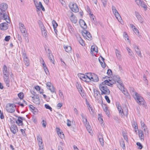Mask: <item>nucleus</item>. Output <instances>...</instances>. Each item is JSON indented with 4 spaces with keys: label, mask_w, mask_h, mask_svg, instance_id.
Wrapping results in <instances>:
<instances>
[{
    "label": "nucleus",
    "mask_w": 150,
    "mask_h": 150,
    "mask_svg": "<svg viewBox=\"0 0 150 150\" xmlns=\"http://www.w3.org/2000/svg\"><path fill=\"white\" fill-rule=\"evenodd\" d=\"M8 8V5L6 4L2 3L0 5V17L2 19L5 20L7 23L10 22L9 17L6 13V11Z\"/></svg>",
    "instance_id": "f257e3e1"
},
{
    "label": "nucleus",
    "mask_w": 150,
    "mask_h": 150,
    "mask_svg": "<svg viewBox=\"0 0 150 150\" xmlns=\"http://www.w3.org/2000/svg\"><path fill=\"white\" fill-rule=\"evenodd\" d=\"M2 74L4 81L6 85L8 87L10 86V80L9 79V72L6 66L3 65L2 68Z\"/></svg>",
    "instance_id": "f03ea898"
},
{
    "label": "nucleus",
    "mask_w": 150,
    "mask_h": 150,
    "mask_svg": "<svg viewBox=\"0 0 150 150\" xmlns=\"http://www.w3.org/2000/svg\"><path fill=\"white\" fill-rule=\"evenodd\" d=\"M78 76L81 80L86 83L91 82V73H88L85 74L79 73Z\"/></svg>",
    "instance_id": "7ed1b4c3"
},
{
    "label": "nucleus",
    "mask_w": 150,
    "mask_h": 150,
    "mask_svg": "<svg viewBox=\"0 0 150 150\" xmlns=\"http://www.w3.org/2000/svg\"><path fill=\"white\" fill-rule=\"evenodd\" d=\"M19 28L21 32L25 39H26V41L27 42H29L28 35L27 33L25 26L23 24L21 23H20L19 24Z\"/></svg>",
    "instance_id": "20e7f679"
},
{
    "label": "nucleus",
    "mask_w": 150,
    "mask_h": 150,
    "mask_svg": "<svg viewBox=\"0 0 150 150\" xmlns=\"http://www.w3.org/2000/svg\"><path fill=\"white\" fill-rule=\"evenodd\" d=\"M99 88L101 92V94H109L110 91L106 85L101 83L99 86Z\"/></svg>",
    "instance_id": "39448f33"
},
{
    "label": "nucleus",
    "mask_w": 150,
    "mask_h": 150,
    "mask_svg": "<svg viewBox=\"0 0 150 150\" xmlns=\"http://www.w3.org/2000/svg\"><path fill=\"white\" fill-rule=\"evenodd\" d=\"M134 94L136 97V98L134 97V98L137 103L139 105H144L145 102L143 98L137 93L134 92Z\"/></svg>",
    "instance_id": "423d86ee"
},
{
    "label": "nucleus",
    "mask_w": 150,
    "mask_h": 150,
    "mask_svg": "<svg viewBox=\"0 0 150 150\" xmlns=\"http://www.w3.org/2000/svg\"><path fill=\"white\" fill-rule=\"evenodd\" d=\"M16 106L14 104L8 103L6 106V109L9 113H12L14 112Z\"/></svg>",
    "instance_id": "0eeeda50"
},
{
    "label": "nucleus",
    "mask_w": 150,
    "mask_h": 150,
    "mask_svg": "<svg viewBox=\"0 0 150 150\" xmlns=\"http://www.w3.org/2000/svg\"><path fill=\"white\" fill-rule=\"evenodd\" d=\"M112 12L117 19L121 24H122L123 22L122 18L117 11L116 10L115 8L113 6L112 7Z\"/></svg>",
    "instance_id": "6e6552de"
},
{
    "label": "nucleus",
    "mask_w": 150,
    "mask_h": 150,
    "mask_svg": "<svg viewBox=\"0 0 150 150\" xmlns=\"http://www.w3.org/2000/svg\"><path fill=\"white\" fill-rule=\"evenodd\" d=\"M38 144L40 150H44V144L42 137L40 135H38L36 137Z\"/></svg>",
    "instance_id": "1a4fd4ad"
},
{
    "label": "nucleus",
    "mask_w": 150,
    "mask_h": 150,
    "mask_svg": "<svg viewBox=\"0 0 150 150\" xmlns=\"http://www.w3.org/2000/svg\"><path fill=\"white\" fill-rule=\"evenodd\" d=\"M81 33L84 38L88 40H90L92 39V35L89 32L84 30L82 31Z\"/></svg>",
    "instance_id": "9d476101"
},
{
    "label": "nucleus",
    "mask_w": 150,
    "mask_h": 150,
    "mask_svg": "<svg viewBox=\"0 0 150 150\" xmlns=\"http://www.w3.org/2000/svg\"><path fill=\"white\" fill-rule=\"evenodd\" d=\"M116 83L115 81L113 79H109L108 80H105L102 83L105 85H107L109 86H112V85Z\"/></svg>",
    "instance_id": "9b49d317"
},
{
    "label": "nucleus",
    "mask_w": 150,
    "mask_h": 150,
    "mask_svg": "<svg viewBox=\"0 0 150 150\" xmlns=\"http://www.w3.org/2000/svg\"><path fill=\"white\" fill-rule=\"evenodd\" d=\"M46 85L47 88L52 93H56L55 88L50 82H47Z\"/></svg>",
    "instance_id": "f8f14e48"
},
{
    "label": "nucleus",
    "mask_w": 150,
    "mask_h": 150,
    "mask_svg": "<svg viewBox=\"0 0 150 150\" xmlns=\"http://www.w3.org/2000/svg\"><path fill=\"white\" fill-rule=\"evenodd\" d=\"M140 124L141 127L143 129L145 134L148 135L149 134V130L144 122L142 120H141L140 122Z\"/></svg>",
    "instance_id": "ddd939ff"
},
{
    "label": "nucleus",
    "mask_w": 150,
    "mask_h": 150,
    "mask_svg": "<svg viewBox=\"0 0 150 150\" xmlns=\"http://www.w3.org/2000/svg\"><path fill=\"white\" fill-rule=\"evenodd\" d=\"M69 7L71 10L74 12H78L79 10L77 5L76 4L71 3L69 5Z\"/></svg>",
    "instance_id": "4468645a"
},
{
    "label": "nucleus",
    "mask_w": 150,
    "mask_h": 150,
    "mask_svg": "<svg viewBox=\"0 0 150 150\" xmlns=\"http://www.w3.org/2000/svg\"><path fill=\"white\" fill-rule=\"evenodd\" d=\"M25 120L24 118L20 116L18 117L16 121V123L18 126H22L23 125V121Z\"/></svg>",
    "instance_id": "2eb2a0df"
},
{
    "label": "nucleus",
    "mask_w": 150,
    "mask_h": 150,
    "mask_svg": "<svg viewBox=\"0 0 150 150\" xmlns=\"http://www.w3.org/2000/svg\"><path fill=\"white\" fill-rule=\"evenodd\" d=\"M69 18L72 23H76L77 21V19L76 16L72 12L71 13V14L69 16Z\"/></svg>",
    "instance_id": "dca6fc26"
},
{
    "label": "nucleus",
    "mask_w": 150,
    "mask_h": 150,
    "mask_svg": "<svg viewBox=\"0 0 150 150\" xmlns=\"http://www.w3.org/2000/svg\"><path fill=\"white\" fill-rule=\"evenodd\" d=\"M33 93V96H32L33 101L35 104L39 103L40 102L39 97L35 92Z\"/></svg>",
    "instance_id": "f3484780"
},
{
    "label": "nucleus",
    "mask_w": 150,
    "mask_h": 150,
    "mask_svg": "<svg viewBox=\"0 0 150 150\" xmlns=\"http://www.w3.org/2000/svg\"><path fill=\"white\" fill-rule=\"evenodd\" d=\"M91 82L93 81L97 82L99 81V79L97 75L94 73H91Z\"/></svg>",
    "instance_id": "a211bd4d"
},
{
    "label": "nucleus",
    "mask_w": 150,
    "mask_h": 150,
    "mask_svg": "<svg viewBox=\"0 0 150 150\" xmlns=\"http://www.w3.org/2000/svg\"><path fill=\"white\" fill-rule=\"evenodd\" d=\"M101 105L105 113L108 116L110 114V112L107 105L103 103L102 102L101 103Z\"/></svg>",
    "instance_id": "6ab92c4d"
},
{
    "label": "nucleus",
    "mask_w": 150,
    "mask_h": 150,
    "mask_svg": "<svg viewBox=\"0 0 150 150\" xmlns=\"http://www.w3.org/2000/svg\"><path fill=\"white\" fill-rule=\"evenodd\" d=\"M11 132L15 134L18 131V129L17 126L15 125H13L10 127Z\"/></svg>",
    "instance_id": "aec40b11"
},
{
    "label": "nucleus",
    "mask_w": 150,
    "mask_h": 150,
    "mask_svg": "<svg viewBox=\"0 0 150 150\" xmlns=\"http://www.w3.org/2000/svg\"><path fill=\"white\" fill-rule=\"evenodd\" d=\"M8 27V24L4 22L0 24V29L1 30H6Z\"/></svg>",
    "instance_id": "412c9836"
},
{
    "label": "nucleus",
    "mask_w": 150,
    "mask_h": 150,
    "mask_svg": "<svg viewBox=\"0 0 150 150\" xmlns=\"http://www.w3.org/2000/svg\"><path fill=\"white\" fill-rule=\"evenodd\" d=\"M29 107L30 110L34 114H36L37 113L38 110L33 106L32 105H30L29 106Z\"/></svg>",
    "instance_id": "4be33fe9"
},
{
    "label": "nucleus",
    "mask_w": 150,
    "mask_h": 150,
    "mask_svg": "<svg viewBox=\"0 0 150 150\" xmlns=\"http://www.w3.org/2000/svg\"><path fill=\"white\" fill-rule=\"evenodd\" d=\"M98 48L96 45H93L91 46V53H97L98 52Z\"/></svg>",
    "instance_id": "5701e85b"
},
{
    "label": "nucleus",
    "mask_w": 150,
    "mask_h": 150,
    "mask_svg": "<svg viewBox=\"0 0 150 150\" xmlns=\"http://www.w3.org/2000/svg\"><path fill=\"white\" fill-rule=\"evenodd\" d=\"M35 5L36 8L38 10H40L41 9H42L43 11H45V9L43 6L41 2H40L39 3L35 4Z\"/></svg>",
    "instance_id": "b1692460"
},
{
    "label": "nucleus",
    "mask_w": 150,
    "mask_h": 150,
    "mask_svg": "<svg viewBox=\"0 0 150 150\" xmlns=\"http://www.w3.org/2000/svg\"><path fill=\"white\" fill-rule=\"evenodd\" d=\"M56 130L57 134L60 138L62 139L64 137V134L59 128L56 127Z\"/></svg>",
    "instance_id": "393cba45"
},
{
    "label": "nucleus",
    "mask_w": 150,
    "mask_h": 150,
    "mask_svg": "<svg viewBox=\"0 0 150 150\" xmlns=\"http://www.w3.org/2000/svg\"><path fill=\"white\" fill-rule=\"evenodd\" d=\"M138 134L140 140L143 141L144 140V136L142 131L141 130H138Z\"/></svg>",
    "instance_id": "a878e982"
},
{
    "label": "nucleus",
    "mask_w": 150,
    "mask_h": 150,
    "mask_svg": "<svg viewBox=\"0 0 150 150\" xmlns=\"http://www.w3.org/2000/svg\"><path fill=\"white\" fill-rule=\"evenodd\" d=\"M118 84H117V86L118 88L121 90H122L125 88L124 85L122 83V81L119 80L117 81Z\"/></svg>",
    "instance_id": "bb28decb"
},
{
    "label": "nucleus",
    "mask_w": 150,
    "mask_h": 150,
    "mask_svg": "<svg viewBox=\"0 0 150 150\" xmlns=\"http://www.w3.org/2000/svg\"><path fill=\"white\" fill-rule=\"evenodd\" d=\"M79 23L81 27L83 29L87 28V25L84 21L82 19H80L79 21Z\"/></svg>",
    "instance_id": "cd10ccee"
},
{
    "label": "nucleus",
    "mask_w": 150,
    "mask_h": 150,
    "mask_svg": "<svg viewBox=\"0 0 150 150\" xmlns=\"http://www.w3.org/2000/svg\"><path fill=\"white\" fill-rule=\"evenodd\" d=\"M87 108L88 110L91 113V114H93L94 113V109L90 104L89 103H88L87 104Z\"/></svg>",
    "instance_id": "c85d7f7f"
},
{
    "label": "nucleus",
    "mask_w": 150,
    "mask_h": 150,
    "mask_svg": "<svg viewBox=\"0 0 150 150\" xmlns=\"http://www.w3.org/2000/svg\"><path fill=\"white\" fill-rule=\"evenodd\" d=\"M99 60L100 62L101 67L103 68H105L106 67V65L104 62L103 58L101 57L99 58Z\"/></svg>",
    "instance_id": "c756f323"
},
{
    "label": "nucleus",
    "mask_w": 150,
    "mask_h": 150,
    "mask_svg": "<svg viewBox=\"0 0 150 150\" xmlns=\"http://www.w3.org/2000/svg\"><path fill=\"white\" fill-rule=\"evenodd\" d=\"M134 49L137 54L138 56L141 57L142 56L141 53L138 47L137 46H135L134 47Z\"/></svg>",
    "instance_id": "7c9ffc66"
},
{
    "label": "nucleus",
    "mask_w": 150,
    "mask_h": 150,
    "mask_svg": "<svg viewBox=\"0 0 150 150\" xmlns=\"http://www.w3.org/2000/svg\"><path fill=\"white\" fill-rule=\"evenodd\" d=\"M117 109L119 112L123 116V115H124L123 111V110L122 109L121 107L120 106V104L119 103H118L117 105Z\"/></svg>",
    "instance_id": "2f4dec72"
},
{
    "label": "nucleus",
    "mask_w": 150,
    "mask_h": 150,
    "mask_svg": "<svg viewBox=\"0 0 150 150\" xmlns=\"http://www.w3.org/2000/svg\"><path fill=\"white\" fill-rule=\"evenodd\" d=\"M64 48L65 51L67 52H69L71 51V47L70 46H64Z\"/></svg>",
    "instance_id": "473e14b6"
},
{
    "label": "nucleus",
    "mask_w": 150,
    "mask_h": 150,
    "mask_svg": "<svg viewBox=\"0 0 150 150\" xmlns=\"http://www.w3.org/2000/svg\"><path fill=\"white\" fill-rule=\"evenodd\" d=\"M98 137L99 138V140L100 144L102 146H103L104 145V140L102 136L101 135L99 134V135L98 136Z\"/></svg>",
    "instance_id": "72a5a7b5"
},
{
    "label": "nucleus",
    "mask_w": 150,
    "mask_h": 150,
    "mask_svg": "<svg viewBox=\"0 0 150 150\" xmlns=\"http://www.w3.org/2000/svg\"><path fill=\"white\" fill-rule=\"evenodd\" d=\"M42 64L43 66V67L45 70V72L47 73L48 72V69L46 67V65L45 64V62L43 60V59H42Z\"/></svg>",
    "instance_id": "f704fd0d"
},
{
    "label": "nucleus",
    "mask_w": 150,
    "mask_h": 150,
    "mask_svg": "<svg viewBox=\"0 0 150 150\" xmlns=\"http://www.w3.org/2000/svg\"><path fill=\"white\" fill-rule=\"evenodd\" d=\"M94 95L95 98H98L100 96V94L99 91L96 89L93 90Z\"/></svg>",
    "instance_id": "c9c22d12"
},
{
    "label": "nucleus",
    "mask_w": 150,
    "mask_h": 150,
    "mask_svg": "<svg viewBox=\"0 0 150 150\" xmlns=\"http://www.w3.org/2000/svg\"><path fill=\"white\" fill-rule=\"evenodd\" d=\"M130 25L131 27L135 33L136 34H138L139 33L138 30L132 24L131 25Z\"/></svg>",
    "instance_id": "e433bc0d"
},
{
    "label": "nucleus",
    "mask_w": 150,
    "mask_h": 150,
    "mask_svg": "<svg viewBox=\"0 0 150 150\" xmlns=\"http://www.w3.org/2000/svg\"><path fill=\"white\" fill-rule=\"evenodd\" d=\"M78 91L82 97H84L85 96V94L84 93V91L81 87L79 88L78 89Z\"/></svg>",
    "instance_id": "4c0bfd02"
},
{
    "label": "nucleus",
    "mask_w": 150,
    "mask_h": 150,
    "mask_svg": "<svg viewBox=\"0 0 150 150\" xmlns=\"http://www.w3.org/2000/svg\"><path fill=\"white\" fill-rule=\"evenodd\" d=\"M48 58L50 60L51 62L52 63L54 64V59L53 55L52 54H49Z\"/></svg>",
    "instance_id": "58836bf2"
},
{
    "label": "nucleus",
    "mask_w": 150,
    "mask_h": 150,
    "mask_svg": "<svg viewBox=\"0 0 150 150\" xmlns=\"http://www.w3.org/2000/svg\"><path fill=\"white\" fill-rule=\"evenodd\" d=\"M115 53L117 58L118 59H120L121 58V55L119 51L117 49H116Z\"/></svg>",
    "instance_id": "ea45409f"
},
{
    "label": "nucleus",
    "mask_w": 150,
    "mask_h": 150,
    "mask_svg": "<svg viewBox=\"0 0 150 150\" xmlns=\"http://www.w3.org/2000/svg\"><path fill=\"white\" fill-rule=\"evenodd\" d=\"M79 41L80 44L82 46H84L85 45V44L84 41L81 38H80L79 39Z\"/></svg>",
    "instance_id": "a19ab883"
},
{
    "label": "nucleus",
    "mask_w": 150,
    "mask_h": 150,
    "mask_svg": "<svg viewBox=\"0 0 150 150\" xmlns=\"http://www.w3.org/2000/svg\"><path fill=\"white\" fill-rule=\"evenodd\" d=\"M98 120L100 122L101 124H102L103 123V121L102 118V116L101 115L99 114L98 116Z\"/></svg>",
    "instance_id": "79ce46f5"
},
{
    "label": "nucleus",
    "mask_w": 150,
    "mask_h": 150,
    "mask_svg": "<svg viewBox=\"0 0 150 150\" xmlns=\"http://www.w3.org/2000/svg\"><path fill=\"white\" fill-rule=\"evenodd\" d=\"M18 96L20 99H23L24 97V94L23 92H21L19 93L18 95Z\"/></svg>",
    "instance_id": "37998d69"
},
{
    "label": "nucleus",
    "mask_w": 150,
    "mask_h": 150,
    "mask_svg": "<svg viewBox=\"0 0 150 150\" xmlns=\"http://www.w3.org/2000/svg\"><path fill=\"white\" fill-rule=\"evenodd\" d=\"M52 23L54 29L56 28L58 26V24L54 20H53L52 21Z\"/></svg>",
    "instance_id": "c03bdc74"
},
{
    "label": "nucleus",
    "mask_w": 150,
    "mask_h": 150,
    "mask_svg": "<svg viewBox=\"0 0 150 150\" xmlns=\"http://www.w3.org/2000/svg\"><path fill=\"white\" fill-rule=\"evenodd\" d=\"M122 93L125 95L126 96H128L129 95V93L127 91V90L125 88H124V89L122 90L121 91Z\"/></svg>",
    "instance_id": "a18cd8bd"
},
{
    "label": "nucleus",
    "mask_w": 150,
    "mask_h": 150,
    "mask_svg": "<svg viewBox=\"0 0 150 150\" xmlns=\"http://www.w3.org/2000/svg\"><path fill=\"white\" fill-rule=\"evenodd\" d=\"M122 134L123 137L124 138L125 140L127 141L128 140V137L127 133L125 132H123L122 133Z\"/></svg>",
    "instance_id": "49530a36"
},
{
    "label": "nucleus",
    "mask_w": 150,
    "mask_h": 150,
    "mask_svg": "<svg viewBox=\"0 0 150 150\" xmlns=\"http://www.w3.org/2000/svg\"><path fill=\"white\" fill-rule=\"evenodd\" d=\"M120 144L121 146L122 147V149H125V146L124 142L123 140L120 141Z\"/></svg>",
    "instance_id": "de8ad7c7"
},
{
    "label": "nucleus",
    "mask_w": 150,
    "mask_h": 150,
    "mask_svg": "<svg viewBox=\"0 0 150 150\" xmlns=\"http://www.w3.org/2000/svg\"><path fill=\"white\" fill-rule=\"evenodd\" d=\"M86 128L87 130L88 131L89 133H90L91 134H92V131L91 129V128L90 125H87L86 126Z\"/></svg>",
    "instance_id": "09e8293b"
},
{
    "label": "nucleus",
    "mask_w": 150,
    "mask_h": 150,
    "mask_svg": "<svg viewBox=\"0 0 150 150\" xmlns=\"http://www.w3.org/2000/svg\"><path fill=\"white\" fill-rule=\"evenodd\" d=\"M134 129L135 132L137 134V131H138V127L137 124H135L134 125Z\"/></svg>",
    "instance_id": "8fccbe9b"
},
{
    "label": "nucleus",
    "mask_w": 150,
    "mask_h": 150,
    "mask_svg": "<svg viewBox=\"0 0 150 150\" xmlns=\"http://www.w3.org/2000/svg\"><path fill=\"white\" fill-rule=\"evenodd\" d=\"M24 62L26 66L27 67H28L30 65V62L29 61L28 59L26 60H24Z\"/></svg>",
    "instance_id": "3c124183"
},
{
    "label": "nucleus",
    "mask_w": 150,
    "mask_h": 150,
    "mask_svg": "<svg viewBox=\"0 0 150 150\" xmlns=\"http://www.w3.org/2000/svg\"><path fill=\"white\" fill-rule=\"evenodd\" d=\"M137 145L139 149H141L142 148V146L139 142H137Z\"/></svg>",
    "instance_id": "603ef678"
},
{
    "label": "nucleus",
    "mask_w": 150,
    "mask_h": 150,
    "mask_svg": "<svg viewBox=\"0 0 150 150\" xmlns=\"http://www.w3.org/2000/svg\"><path fill=\"white\" fill-rule=\"evenodd\" d=\"M45 108L47 109L50 110L51 111H52V108L48 104H45Z\"/></svg>",
    "instance_id": "864d4df0"
},
{
    "label": "nucleus",
    "mask_w": 150,
    "mask_h": 150,
    "mask_svg": "<svg viewBox=\"0 0 150 150\" xmlns=\"http://www.w3.org/2000/svg\"><path fill=\"white\" fill-rule=\"evenodd\" d=\"M11 37L10 36H7L5 37L4 40L5 41L8 42L9 41V40L10 39Z\"/></svg>",
    "instance_id": "5fc2aeb1"
},
{
    "label": "nucleus",
    "mask_w": 150,
    "mask_h": 150,
    "mask_svg": "<svg viewBox=\"0 0 150 150\" xmlns=\"http://www.w3.org/2000/svg\"><path fill=\"white\" fill-rule=\"evenodd\" d=\"M42 31L43 35L46 36L47 35V31L45 30H42Z\"/></svg>",
    "instance_id": "6e6d98bb"
},
{
    "label": "nucleus",
    "mask_w": 150,
    "mask_h": 150,
    "mask_svg": "<svg viewBox=\"0 0 150 150\" xmlns=\"http://www.w3.org/2000/svg\"><path fill=\"white\" fill-rule=\"evenodd\" d=\"M107 74L109 76H110L112 75V72L111 70L110 69H108V70L107 72Z\"/></svg>",
    "instance_id": "4d7b16f0"
},
{
    "label": "nucleus",
    "mask_w": 150,
    "mask_h": 150,
    "mask_svg": "<svg viewBox=\"0 0 150 150\" xmlns=\"http://www.w3.org/2000/svg\"><path fill=\"white\" fill-rule=\"evenodd\" d=\"M62 103H59L57 105V107L58 109H60L62 106Z\"/></svg>",
    "instance_id": "13d9d810"
},
{
    "label": "nucleus",
    "mask_w": 150,
    "mask_h": 150,
    "mask_svg": "<svg viewBox=\"0 0 150 150\" xmlns=\"http://www.w3.org/2000/svg\"><path fill=\"white\" fill-rule=\"evenodd\" d=\"M67 125L68 126L70 127L71 125V121L69 120L68 119L67 120Z\"/></svg>",
    "instance_id": "bf43d9fd"
},
{
    "label": "nucleus",
    "mask_w": 150,
    "mask_h": 150,
    "mask_svg": "<svg viewBox=\"0 0 150 150\" xmlns=\"http://www.w3.org/2000/svg\"><path fill=\"white\" fill-rule=\"evenodd\" d=\"M42 124L44 127H46L47 123L44 120H43L42 122Z\"/></svg>",
    "instance_id": "052dcab7"
},
{
    "label": "nucleus",
    "mask_w": 150,
    "mask_h": 150,
    "mask_svg": "<svg viewBox=\"0 0 150 150\" xmlns=\"http://www.w3.org/2000/svg\"><path fill=\"white\" fill-rule=\"evenodd\" d=\"M25 129H20V131L21 132L22 134H23V135L24 136H25L26 135V134L25 133Z\"/></svg>",
    "instance_id": "680f3d73"
},
{
    "label": "nucleus",
    "mask_w": 150,
    "mask_h": 150,
    "mask_svg": "<svg viewBox=\"0 0 150 150\" xmlns=\"http://www.w3.org/2000/svg\"><path fill=\"white\" fill-rule=\"evenodd\" d=\"M127 50L128 51L129 54L130 55H132V52L131 50L129 48L127 47Z\"/></svg>",
    "instance_id": "e2e57ef3"
},
{
    "label": "nucleus",
    "mask_w": 150,
    "mask_h": 150,
    "mask_svg": "<svg viewBox=\"0 0 150 150\" xmlns=\"http://www.w3.org/2000/svg\"><path fill=\"white\" fill-rule=\"evenodd\" d=\"M105 98L106 100V101L108 103H110V99L107 96H105Z\"/></svg>",
    "instance_id": "0e129e2a"
},
{
    "label": "nucleus",
    "mask_w": 150,
    "mask_h": 150,
    "mask_svg": "<svg viewBox=\"0 0 150 150\" xmlns=\"http://www.w3.org/2000/svg\"><path fill=\"white\" fill-rule=\"evenodd\" d=\"M59 94L60 97H64L63 93L60 90H59Z\"/></svg>",
    "instance_id": "69168bd1"
},
{
    "label": "nucleus",
    "mask_w": 150,
    "mask_h": 150,
    "mask_svg": "<svg viewBox=\"0 0 150 150\" xmlns=\"http://www.w3.org/2000/svg\"><path fill=\"white\" fill-rule=\"evenodd\" d=\"M35 88L37 91H40V87L39 86H35Z\"/></svg>",
    "instance_id": "338daca9"
},
{
    "label": "nucleus",
    "mask_w": 150,
    "mask_h": 150,
    "mask_svg": "<svg viewBox=\"0 0 150 150\" xmlns=\"http://www.w3.org/2000/svg\"><path fill=\"white\" fill-rule=\"evenodd\" d=\"M23 58L24 60L28 59V57L25 54H23Z\"/></svg>",
    "instance_id": "774afa93"
}]
</instances>
